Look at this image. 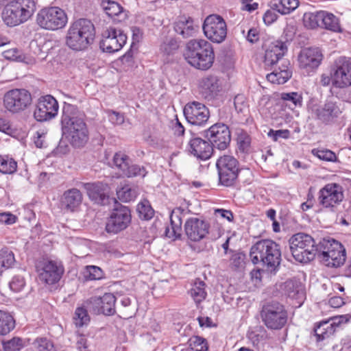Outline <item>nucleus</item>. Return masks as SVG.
Masks as SVG:
<instances>
[{"label": "nucleus", "mask_w": 351, "mask_h": 351, "mask_svg": "<svg viewBox=\"0 0 351 351\" xmlns=\"http://www.w3.org/2000/svg\"><path fill=\"white\" fill-rule=\"evenodd\" d=\"M299 5L298 0L272 1L270 7L281 14H287L295 10Z\"/></svg>", "instance_id": "72a5a7b5"}, {"label": "nucleus", "mask_w": 351, "mask_h": 351, "mask_svg": "<svg viewBox=\"0 0 351 351\" xmlns=\"http://www.w3.org/2000/svg\"><path fill=\"white\" fill-rule=\"evenodd\" d=\"M82 199L80 191L73 188L64 191L61 199V205L65 210L75 212L81 206Z\"/></svg>", "instance_id": "c85d7f7f"}, {"label": "nucleus", "mask_w": 351, "mask_h": 351, "mask_svg": "<svg viewBox=\"0 0 351 351\" xmlns=\"http://www.w3.org/2000/svg\"><path fill=\"white\" fill-rule=\"evenodd\" d=\"M245 254L241 252H233L230 258V267L234 270H241L245 267Z\"/></svg>", "instance_id": "8fccbe9b"}, {"label": "nucleus", "mask_w": 351, "mask_h": 351, "mask_svg": "<svg viewBox=\"0 0 351 351\" xmlns=\"http://www.w3.org/2000/svg\"><path fill=\"white\" fill-rule=\"evenodd\" d=\"M36 23L42 29L58 30L62 29L67 23L68 18L65 12L58 7L41 9L36 15Z\"/></svg>", "instance_id": "6e6552de"}, {"label": "nucleus", "mask_w": 351, "mask_h": 351, "mask_svg": "<svg viewBox=\"0 0 351 351\" xmlns=\"http://www.w3.org/2000/svg\"><path fill=\"white\" fill-rule=\"evenodd\" d=\"M16 162L8 156H0V172L5 174H12L16 171Z\"/></svg>", "instance_id": "37998d69"}, {"label": "nucleus", "mask_w": 351, "mask_h": 351, "mask_svg": "<svg viewBox=\"0 0 351 351\" xmlns=\"http://www.w3.org/2000/svg\"><path fill=\"white\" fill-rule=\"evenodd\" d=\"M272 72L267 75V80L272 84H283L287 82L292 75L289 60H284L282 64L275 65Z\"/></svg>", "instance_id": "bb28decb"}, {"label": "nucleus", "mask_w": 351, "mask_h": 351, "mask_svg": "<svg viewBox=\"0 0 351 351\" xmlns=\"http://www.w3.org/2000/svg\"><path fill=\"white\" fill-rule=\"evenodd\" d=\"M108 118L110 121L114 125H121L124 122L123 115L115 111L109 112Z\"/></svg>", "instance_id": "774afa93"}, {"label": "nucleus", "mask_w": 351, "mask_h": 351, "mask_svg": "<svg viewBox=\"0 0 351 351\" xmlns=\"http://www.w3.org/2000/svg\"><path fill=\"white\" fill-rule=\"evenodd\" d=\"M189 293L197 304H199L206 299L207 295L206 284L199 279L196 280Z\"/></svg>", "instance_id": "f704fd0d"}, {"label": "nucleus", "mask_w": 351, "mask_h": 351, "mask_svg": "<svg viewBox=\"0 0 351 351\" xmlns=\"http://www.w3.org/2000/svg\"><path fill=\"white\" fill-rule=\"evenodd\" d=\"M202 29L205 36L215 43H222L227 36L226 23L217 14L208 16L204 21Z\"/></svg>", "instance_id": "9b49d317"}, {"label": "nucleus", "mask_w": 351, "mask_h": 351, "mask_svg": "<svg viewBox=\"0 0 351 351\" xmlns=\"http://www.w3.org/2000/svg\"><path fill=\"white\" fill-rule=\"evenodd\" d=\"M158 230L156 226L152 225L149 227H140L138 234L141 240H147L150 241L156 238Z\"/></svg>", "instance_id": "3c124183"}, {"label": "nucleus", "mask_w": 351, "mask_h": 351, "mask_svg": "<svg viewBox=\"0 0 351 351\" xmlns=\"http://www.w3.org/2000/svg\"><path fill=\"white\" fill-rule=\"evenodd\" d=\"M38 280L45 285H55L61 279L64 268L61 261L45 259L36 266Z\"/></svg>", "instance_id": "1a4fd4ad"}, {"label": "nucleus", "mask_w": 351, "mask_h": 351, "mask_svg": "<svg viewBox=\"0 0 351 351\" xmlns=\"http://www.w3.org/2000/svg\"><path fill=\"white\" fill-rule=\"evenodd\" d=\"M265 245L263 243H256L251 248L250 258L254 264L261 261L263 263V250Z\"/></svg>", "instance_id": "09e8293b"}, {"label": "nucleus", "mask_w": 351, "mask_h": 351, "mask_svg": "<svg viewBox=\"0 0 351 351\" xmlns=\"http://www.w3.org/2000/svg\"><path fill=\"white\" fill-rule=\"evenodd\" d=\"M280 257L281 253L277 243H270L269 245L265 246L263 265H266L269 269L272 271L279 265Z\"/></svg>", "instance_id": "c756f323"}, {"label": "nucleus", "mask_w": 351, "mask_h": 351, "mask_svg": "<svg viewBox=\"0 0 351 351\" xmlns=\"http://www.w3.org/2000/svg\"><path fill=\"white\" fill-rule=\"evenodd\" d=\"M204 136L210 145L219 150L226 149L231 141L230 131L223 123H215L204 131Z\"/></svg>", "instance_id": "ddd939ff"}, {"label": "nucleus", "mask_w": 351, "mask_h": 351, "mask_svg": "<svg viewBox=\"0 0 351 351\" xmlns=\"http://www.w3.org/2000/svg\"><path fill=\"white\" fill-rule=\"evenodd\" d=\"M188 151L196 158L205 160L210 158L213 148L209 141L196 137L189 141Z\"/></svg>", "instance_id": "393cba45"}, {"label": "nucleus", "mask_w": 351, "mask_h": 351, "mask_svg": "<svg viewBox=\"0 0 351 351\" xmlns=\"http://www.w3.org/2000/svg\"><path fill=\"white\" fill-rule=\"evenodd\" d=\"M147 174V171L143 167L138 165H128V167L122 175L127 177H137L140 176L144 178Z\"/></svg>", "instance_id": "5fc2aeb1"}, {"label": "nucleus", "mask_w": 351, "mask_h": 351, "mask_svg": "<svg viewBox=\"0 0 351 351\" xmlns=\"http://www.w3.org/2000/svg\"><path fill=\"white\" fill-rule=\"evenodd\" d=\"M290 250L293 258L295 261L302 263H307L313 261L315 256L318 254V243H313V245L308 246L306 243H291Z\"/></svg>", "instance_id": "b1692460"}, {"label": "nucleus", "mask_w": 351, "mask_h": 351, "mask_svg": "<svg viewBox=\"0 0 351 351\" xmlns=\"http://www.w3.org/2000/svg\"><path fill=\"white\" fill-rule=\"evenodd\" d=\"M104 277V272L102 269L94 265H88L85 268L84 278L87 280H96L102 279Z\"/></svg>", "instance_id": "49530a36"}, {"label": "nucleus", "mask_w": 351, "mask_h": 351, "mask_svg": "<svg viewBox=\"0 0 351 351\" xmlns=\"http://www.w3.org/2000/svg\"><path fill=\"white\" fill-rule=\"evenodd\" d=\"M3 54L4 58L8 60H21V51L17 48L6 50Z\"/></svg>", "instance_id": "69168bd1"}, {"label": "nucleus", "mask_w": 351, "mask_h": 351, "mask_svg": "<svg viewBox=\"0 0 351 351\" xmlns=\"http://www.w3.org/2000/svg\"><path fill=\"white\" fill-rule=\"evenodd\" d=\"M321 27L332 32H341L339 21L333 14L322 10Z\"/></svg>", "instance_id": "c9c22d12"}, {"label": "nucleus", "mask_w": 351, "mask_h": 351, "mask_svg": "<svg viewBox=\"0 0 351 351\" xmlns=\"http://www.w3.org/2000/svg\"><path fill=\"white\" fill-rule=\"evenodd\" d=\"M127 36L124 32L114 27H109L102 32L100 49L107 53L119 51L126 43Z\"/></svg>", "instance_id": "f8f14e48"}, {"label": "nucleus", "mask_w": 351, "mask_h": 351, "mask_svg": "<svg viewBox=\"0 0 351 351\" xmlns=\"http://www.w3.org/2000/svg\"><path fill=\"white\" fill-rule=\"evenodd\" d=\"M175 32L183 38L194 37L198 33L199 27L195 25L193 20L189 17L181 18L174 24Z\"/></svg>", "instance_id": "7c9ffc66"}, {"label": "nucleus", "mask_w": 351, "mask_h": 351, "mask_svg": "<svg viewBox=\"0 0 351 351\" xmlns=\"http://www.w3.org/2000/svg\"><path fill=\"white\" fill-rule=\"evenodd\" d=\"M343 198L341 187L337 184H328L319 191V203L325 208L333 207Z\"/></svg>", "instance_id": "412c9836"}, {"label": "nucleus", "mask_w": 351, "mask_h": 351, "mask_svg": "<svg viewBox=\"0 0 351 351\" xmlns=\"http://www.w3.org/2000/svg\"><path fill=\"white\" fill-rule=\"evenodd\" d=\"M199 88L205 98L210 99L218 95L221 90V85L218 77L208 75L199 80Z\"/></svg>", "instance_id": "cd10ccee"}, {"label": "nucleus", "mask_w": 351, "mask_h": 351, "mask_svg": "<svg viewBox=\"0 0 351 351\" xmlns=\"http://www.w3.org/2000/svg\"><path fill=\"white\" fill-rule=\"evenodd\" d=\"M250 137L246 134H241L238 136L237 143L239 149L243 152H246L249 150L250 146Z\"/></svg>", "instance_id": "e2e57ef3"}, {"label": "nucleus", "mask_w": 351, "mask_h": 351, "mask_svg": "<svg viewBox=\"0 0 351 351\" xmlns=\"http://www.w3.org/2000/svg\"><path fill=\"white\" fill-rule=\"evenodd\" d=\"M317 257L324 265L337 268L345 263L346 252L341 243H318Z\"/></svg>", "instance_id": "423d86ee"}, {"label": "nucleus", "mask_w": 351, "mask_h": 351, "mask_svg": "<svg viewBox=\"0 0 351 351\" xmlns=\"http://www.w3.org/2000/svg\"><path fill=\"white\" fill-rule=\"evenodd\" d=\"M73 320L77 327H82L86 325L90 321L87 309L84 307H77L75 311Z\"/></svg>", "instance_id": "c03bdc74"}, {"label": "nucleus", "mask_w": 351, "mask_h": 351, "mask_svg": "<svg viewBox=\"0 0 351 351\" xmlns=\"http://www.w3.org/2000/svg\"><path fill=\"white\" fill-rule=\"evenodd\" d=\"M280 99L285 102L286 106L290 108L300 107L302 105V96L297 92L282 93Z\"/></svg>", "instance_id": "ea45409f"}, {"label": "nucleus", "mask_w": 351, "mask_h": 351, "mask_svg": "<svg viewBox=\"0 0 351 351\" xmlns=\"http://www.w3.org/2000/svg\"><path fill=\"white\" fill-rule=\"evenodd\" d=\"M208 224L204 220L191 217L184 224V230L189 239L191 241H199L208 233Z\"/></svg>", "instance_id": "4be33fe9"}, {"label": "nucleus", "mask_w": 351, "mask_h": 351, "mask_svg": "<svg viewBox=\"0 0 351 351\" xmlns=\"http://www.w3.org/2000/svg\"><path fill=\"white\" fill-rule=\"evenodd\" d=\"M179 210H173L170 215L171 227L165 228L164 234L166 238L173 241L180 239L182 235V219Z\"/></svg>", "instance_id": "2f4dec72"}, {"label": "nucleus", "mask_w": 351, "mask_h": 351, "mask_svg": "<svg viewBox=\"0 0 351 351\" xmlns=\"http://www.w3.org/2000/svg\"><path fill=\"white\" fill-rule=\"evenodd\" d=\"M101 297L93 296L88 299L84 305L86 308L95 314L101 313Z\"/></svg>", "instance_id": "603ef678"}, {"label": "nucleus", "mask_w": 351, "mask_h": 351, "mask_svg": "<svg viewBox=\"0 0 351 351\" xmlns=\"http://www.w3.org/2000/svg\"><path fill=\"white\" fill-rule=\"evenodd\" d=\"M280 289L281 292L287 297L298 300L300 305L304 298V290L302 284L300 280L291 278L286 280L280 285Z\"/></svg>", "instance_id": "a878e982"}, {"label": "nucleus", "mask_w": 351, "mask_h": 351, "mask_svg": "<svg viewBox=\"0 0 351 351\" xmlns=\"http://www.w3.org/2000/svg\"><path fill=\"white\" fill-rule=\"evenodd\" d=\"M36 11L34 0H12L3 8L2 19L10 27H14L27 21Z\"/></svg>", "instance_id": "20e7f679"}, {"label": "nucleus", "mask_w": 351, "mask_h": 351, "mask_svg": "<svg viewBox=\"0 0 351 351\" xmlns=\"http://www.w3.org/2000/svg\"><path fill=\"white\" fill-rule=\"evenodd\" d=\"M35 346L38 351H53V343L46 338L36 339Z\"/></svg>", "instance_id": "680f3d73"}, {"label": "nucleus", "mask_w": 351, "mask_h": 351, "mask_svg": "<svg viewBox=\"0 0 351 351\" xmlns=\"http://www.w3.org/2000/svg\"><path fill=\"white\" fill-rule=\"evenodd\" d=\"M137 210L141 218L149 219L154 215V210L145 202H141L137 206Z\"/></svg>", "instance_id": "bf43d9fd"}, {"label": "nucleus", "mask_w": 351, "mask_h": 351, "mask_svg": "<svg viewBox=\"0 0 351 351\" xmlns=\"http://www.w3.org/2000/svg\"><path fill=\"white\" fill-rule=\"evenodd\" d=\"M313 153L319 159L323 160L334 162L337 159L335 154L329 149L313 150Z\"/></svg>", "instance_id": "052dcab7"}, {"label": "nucleus", "mask_w": 351, "mask_h": 351, "mask_svg": "<svg viewBox=\"0 0 351 351\" xmlns=\"http://www.w3.org/2000/svg\"><path fill=\"white\" fill-rule=\"evenodd\" d=\"M58 101L51 95L38 99L34 117L38 121H46L55 118L58 112Z\"/></svg>", "instance_id": "2eb2a0df"}, {"label": "nucleus", "mask_w": 351, "mask_h": 351, "mask_svg": "<svg viewBox=\"0 0 351 351\" xmlns=\"http://www.w3.org/2000/svg\"><path fill=\"white\" fill-rule=\"evenodd\" d=\"M95 34L93 23L86 19H80L71 24L66 36V44L74 51H83L92 43Z\"/></svg>", "instance_id": "7ed1b4c3"}, {"label": "nucleus", "mask_w": 351, "mask_h": 351, "mask_svg": "<svg viewBox=\"0 0 351 351\" xmlns=\"http://www.w3.org/2000/svg\"><path fill=\"white\" fill-rule=\"evenodd\" d=\"M189 347L195 351H207L208 346L207 342L205 339L199 337L193 336L190 338L189 341Z\"/></svg>", "instance_id": "864d4df0"}, {"label": "nucleus", "mask_w": 351, "mask_h": 351, "mask_svg": "<svg viewBox=\"0 0 351 351\" xmlns=\"http://www.w3.org/2000/svg\"><path fill=\"white\" fill-rule=\"evenodd\" d=\"M287 51L285 44L281 41L276 40L266 45L264 65L266 69H272L275 65L282 64L284 60L283 56Z\"/></svg>", "instance_id": "a211bd4d"}, {"label": "nucleus", "mask_w": 351, "mask_h": 351, "mask_svg": "<svg viewBox=\"0 0 351 351\" xmlns=\"http://www.w3.org/2000/svg\"><path fill=\"white\" fill-rule=\"evenodd\" d=\"M309 111L316 119L325 123L332 121L341 112L339 106L332 101H327L324 106L313 104L309 106Z\"/></svg>", "instance_id": "aec40b11"}, {"label": "nucleus", "mask_w": 351, "mask_h": 351, "mask_svg": "<svg viewBox=\"0 0 351 351\" xmlns=\"http://www.w3.org/2000/svg\"><path fill=\"white\" fill-rule=\"evenodd\" d=\"M88 197L95 203L101 205L108 204L109 199V186L101 182L84 183Z\"/></svg>", "instance_id": "5701e85b"}, {"label": "nucleus", "mask_w": 351, "mask_h": 351, "mask_svg": "<svg viewBox=\"0 0 351 351\" xmlns=\"http://www.w3.org/2000/svg\"><path fill=\"white\" fill-rule=\"evenodd\" d=\"M276 10H274L270 7V9L267 10L263 15L264 23L269 25L275 22L278 19V14H276Z\"/></svg>", "instance_id": "0e129e2a"}, {"label": "nucleus", "mask_w": 351, "mask_h": 351, "mask_svg": "<svg viewBox=\"0 0 351 351\" xmlns=\"http://www.w3.org/2000/svg\"><path fill=\"white\" fill-rule=\"evenodd\" d=\"M23 347V339L19 337H14L3 343L4 351H19Z\"/></svg>", "instance_id": "6e6d98bb"}, {"label": "nucleus", "mask_w": 351, "mask_h": 351, "mask_svg": "<svg viewBox=\"0 0 351 351\" xmlns=\"http://www.w3.org/2000/svg\"><path fill=\"white\" fill-rule=\"evenodd\" d=\"M178 48V45L174 39H170L167 42L164 43L162 46V49L167 54L172 53L174 51L177 50Z\"/></svg>", "instance_id": "338daca9"}, {"label": "nucleus", "mask_w": 351, "mask_h": 351, "mask_svg": "<svg viewBox=\"0 0 351 351\" xmlns=\"http://www.w3.org/2000/svg\"><path fill=\"white\" fill-rule=\"evenodd\" d=\"M332 83L339 88L351 86V58L341 57L336 60Z\"/></svg>", "instance_id": "f3484780"}, {"label": "nucleus", "mask_w": 351, "mask_h": 351, "mask_svg": "<svg viewBox=\"0 0 351 351\" xmlns=\"http://www.w3.org/2000/svg\"><path fill=\"white\" fill-rule=\"evenodd\" d=\"M25 278L21 275H15L9 283L10 288L14 292L21 291L25 286Z\"/></svg>", "instance_id": "4d7b16f0"}, {"label": "nucleus", "mask_w": 351, "mask_h": 351, "mask_svg": "<svg viewBox=\"0 0 351 351\" xmlns=\"http://www.w3.org/2000/svg\"><path fill=\"white\" fill-rule=\"evenodd\" d=\"M101 7L106 14L111 18L119 16L123 10L118 3L110 0L102 1Z\"/></svg>", "instance_id": "79ce46f5"}, {"label": "nucleus", "mask_w": 351, "mask_h": 351, "mask_svg": "<svg viewBox=\"0 0 351 351\" xmlns=\"http://www.w3.org/2000/svg\"><path fill=\"white\" fill-rule=\"evenodd\" d=\"M322 60V53L317 47L302 49L298 56L299 66L308 73L316 69Z\"/></svg>", "instance_id": "6ab92c4d"}, {"label": "nucleus", "mask_w": 351, "mask_h": 351, "mask_svg": "<svg viewBox=\"0 0 351 351\" xmlns=\"http://www.w3.org/2000/svg\"><path fill=\"white\" fill-rule=\"evenodd\" d=\"M261 317L267 328L280 330L287 322L288 313L284 305L276 301H271L263 306Z\"/></svg>", "instance_id": "39448f33"}, {"label": "nucleus", "mask_w": 351, "mask_h": 351, "mask_svg": "<svg viewBox=\"0 0 351 351\" xmlns=\"http://www.w3.org/2000/svg\"><path fill=\"white\" fill-rule=\"evenodd\" d=\"M14 262L15 259L12 252L7 250H0V270L12 267Z\"/></svg>", "instance_id": "de8ad7c7"}, {"label": "nucleus", "mask_w": 351, "mask_h": 351, "mask_svg": "<svg viewBox=\"0 0 351 351\" xmlns=\"http://www.w3.org/2000/svg\"><path fill=\"white\" fill-rule=\"evenodd\" d=\"M184 114L189 123L196 125H204L210 117L208 108L198 101L186 104L184 108Z\"/></svg>", "instance_id": "dca6fc26"}, {"label": "nucleus", "mask_w": 351, "mask_h": 351, "mask_svg": "<svg viewBox=\"0 0 351 351\" xmlns=\"http://www.w3.org/2000/svg\"><path fill=\"white\" fill-rule=\"evenodd\" d=\"M184 58L195 69L208 70L214 62L215 53L212 45L204 39H192L186 45Z\"/></svg>", "instance_id": "f03ea898"}, {"label": "nucleus", "mask_w": 351, "mask_h": 351, "mask_svg": "<svg viewBox=\"0 0 351 351\" xmlns=\"http://www.w3.org/2000/svg\"><path fill=\"white\" fill-rule=\"evenodd\" d=\"M15 327V321L9 313L1 311L0 315V335H5Z\"/></svg>", "instance_id": "58836bf2"}, {"label": "nucleus", "mask_w": 351, "mask_h": 351, "mask_svg": "<svg viewBox=\"0 0 351 351\" xmlns=\"http://www.w3.org/2000/svg\"><path fill=\"white\" fill-rule=\"evenodd\" d=\"M32 97L25 88H14L7 91L3 98V107L12 114H19L32 105Z\"/></svg>", "instance_id": "0eeeda50"}, {"label": "nucleus", "mask_w": 351, "mask_h": 351, "mask_svg": "<svg viewBox=\"0 0 351 351\" xmlns=\"http://www.w3.org/2000/svg\"><path fill=\"white\" fill-rule=\"evenodd\" d=\"M235 110L238 113L245 114L248 111V104L243 95H237L234 99Z\"/></svg>", "instance_id": "13d9d810"}, {"label": "nucleus", "mask_w": 351, "mask_h": 351, "mask_svg": "<svg viewBox=\"0 0 351 351\" xmlns=\"http://www.w3.org/2000/svg\"><path fill=\"white\" fill-rule=\"evenodd\" d=\"M130 222V209L127 206L119 205L112 210L106 223V230L108 233L117 234L125 230Z\"/></svg>", "instance_id": "4468645a"}, {"label": "nucleus", "mask_w": 351, "mask_h": 351, "mask_svg": "<svg viewBox=\"0 0 351 351\" xmlns=\"http://www.w3.org/2000/svg\"><path fill=\"white\" fill-rule=\"evenodd\" d=\"M130 162V158L121 152L116 153L113 157V163L121 171V174L123 173Z\"/></svg>", "instance_id": "a18cd8bd"}, {"label": "nucleus", "mask_w": 351, "mask_h": 351, "mask_svg": "<svg viewBox=\"0 0 351 351\" xmlns=\"http://www.w3.org/2000/svg\"><path fill=\"white\" fill-rule=\"evenodd\" d=\"M101 313L112 315L115 313L116 298L111 293H106L101 296Z\"/></svg>", "instance_id": "4c0bfd02"}, {"label": "nucleus", "mask_w": 351, "mask_h": 351, "mask_svg": "<svg viewBox=\"0 0 351 351\" xmlns=\"http://www.w3.org/2000/svg\"><path fill=\"white\" fill-rule=\"evenodd\" d=\"M322 10L315 12H306L303 16V22L305 27L315 29L321 26Z\"/></svg>", "instance_id": "a19ab883"}, {"label": "nucleus", "mask_w": 351, "mask_h": 351, "mask_svg": "<svg viewBox=\"0 0 351 351\" xmlns=\"http://www.w3.org/2000/svg\"><path fill=\"white\" fill-rule=\"evenodd\" d=\"M84 117L75 106L64 102L61 117L62 133L75 147H83L88 141V131Z\"/></svg>", "instance_id": "f257e3e1"}, {"label": "nucleus", "mask_w": 351, "mask_h": 351, "mask_svg": "<svg viewBox=\"0 0 351 351\" xmlns=\"http://www.w3.org/2000/svg\"><path fill=\"white\" fill-rule=\"evenodd\" d=\"M332 324L329 321H322L316 324L314 328L315 335L317 341H323L333 332Z\"/></svg>", "instance_id": "e433bc0d"}, {"label": "nucleus", "mask_w": 351, "mask_h": 351, "mask_svg": "<svg viewBox=\"0 0 351 351\" xmlns=\"http://www.w3.org/2000/svg\"><path fill=\"white\" fill-rule=\"evenodd\" d=\"M216 166L221 184L225 186L234 185L239 172L238 160L232 156L223 155L218 158Z\"/></svg>", "instance_id": "9d476101"}, {"label": "nucleus", "mask_w": 351, "mask_h": 351, "mask_svg": "<svg viewBox=\"0 0 351 351\" xmlns=\"http://www.w3.org/2000/svg\"><path fill=\"white\" fill-rule=\"evenodd\" d=\"M139 193L138 187L135 184H123L117 189V197L123 202L134 201Z\"/></svg>", "instance_id": "473e14b6"}]
</instances>
